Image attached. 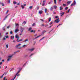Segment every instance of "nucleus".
Returning <instances> with one entry per match:
<instances>
[{
	"mask_svg": "<svg viewBox=\"0 0 80 80\" xmlns=\"http://www.w3.org/2000/svg\"><path fill=\"white\" fill-rule=\"evenodd\" d=\"M2 40H6V38H3Z\"/></svg>",
	"mask_w": 80,
	"mask_h": 80,
	"instance_id": "e433bc0d",
	"label": "nucleus"
},
{
	"mask_svg": "<svg viewBox=\"0 0 80 80\" xmlns=\"http://www.w3.org/2000/svg\"><path fill=\"white\" fill-rule=\"evenodd\" d=\"M5 78H6V77H4V78H3V80H5Z\"/></svg>",
	"mask_w": 80,
	"mask_h": 80,
	"instance_id": "13d9d810",
	"label": "nucleus"
},
{
	"mask_svg": "<svg viewBox=\"0 0 80 80\" xmlns=\"http://www.w3.org/2000/svg\"><path fill=\"white\" fill-rule=\"evenodd\" d=\"M5 75V74H2V76H1L0 77V78H3V75Z\"/></svg>",
	"mask_w": 80,
	"mask_h": 80,
	"instance_id": "f3484780",
	"label": "nucleus"
},
{
	"mask_svg": "<svg viewBox=\"0 0 80 80\" xmlns=\"http://www.w3.org/2000/svg\"><path fill=\"white\" fill-rule=\"evenodd\" d=\"M8 32H7L6 34V35H8Z\"/></svg>",
	"mask_w": 80,
	"mask_h": 80,
	"instance_id": "69168bd1",
	"label": "nucleus"
},
{
	"mask_svg": "<svg viewBox=\"0 0 80 80\" xmlns=\"http://www.w3.org/2000/svg\"><path fill=\"white\" fill-rule=\"evenodd\" d=\"M60 10H63V8L62 7V6H61L59 8Z\"/></svg>",
	"mask_w": 80,
	"mask_h": 80,
	"instance_id": "4be33fe9",
	"label": "nucleus"
},
{
	"mask_svg": "<svg viewBox=\"0 0 80 80\" xmlns=\"http://www.w3.org/2000/svg\"><path fill=\"white\" fill-rule=\"evenodd\" d=\"M23 23H25V24H26V22H25V21H24Z\"/></svg>",
	"mask_w": 80,
	"mask_h": 80,
	"instance_id": "680f3d73",
	"label": "nucleus"
},
{
	"mask_svg": "<svg viewBox=\"0 0 80 80\" xmlns=\"http://www.w3.org/2000/svg\"><path fill=\"white\" fill-rule=\"evenodd\" d=\"M11 39H13V40H14V36H13L12 37V36H11Z\"/></svg>",
	"mask_w": 80,
	"mask_h": 80,
	"instance_id": "4468645a",
	"label": "nucleus"
},
{
	"mask_svg": "<svg viewBox=\"0 0 80 80\" xmlns=\"http://www.w3.org/2000/svg\"><path fill=\"white\" fill-rule=\"evenodd\" d=\"M24 42H28V38H27L25 40Z\"/></svg>",
	"mask_w": 80,
	"mask_h": 80,
	"instance_id": "aec40b11",
	"label": "nucleus"
},
{
	"mask_svg": "<svg viewBox=\"0 0 80 80\" xmlns=\"http://www.w3.org/2000/svg\"><path fill=\"white\" fill-rule=\"evenodd\" d=\"M70 9H69L68 10V12H67V13H68L69 12V11H70Z\"/></svg>",
	"mask_w": 80,
	"mask_h": 80,
	"instance_id": "a18cd8bd",
	"label": "nucleus"
},
{
	"mask_svg": "<svg viewBox=\"0 0 80 80\" xmlns=\"http://www.w3.org/2000/svg\"><path fill=\"white\" fill-rule=\"evenodd\" d=\"M50 10L51 11H52V10H53V8L52 7H51L50 9Z\"/></svg>",
	"mask_w": 80,
	"mask_h": 80,
	"instance_id": "c756f323",
	"label": "nucleus"
},
{
	"mask_svg": "<svg viewBox=\"0 0 80 80\" xmlns=\"http://www.w3.org/2000/svg\"><path fill=\"white\" fill-rule=\"evenodd\" d=\"M54 8H55V9H56L57 8V6H54L53 7Z\"/></svg>",
	"mask_w": 80,
	"mask_h": 80,
	"instance_id": "393cba45",
	"label": "nucleus"
},
{
	"mask_svg": "<svg viewBox=\"0 0 80 80\" xmlns=\"http://www.w3.org/2000/svg\"><path fill=\"white\" fill-rule=\"evenodd\" d=\"M15 38H17V41H18L19 40V39H20V37H19V36H18L16 35L15 36Z\"/></svg>",
	"mask_w": 80,
	"mask_h": 80,
	"instance_id": "7ed1b4c3",
	"label": "nucleus"
},
{
	"mask_svg": "<svg viewBox=\"0 0 80 80\" xmlns=\"http://www.w3.org/2000/svg\"><path fill=\"white\" fill-rule=\"evenodd\" d=\"M63 7H65V6H66V4H63Z\"/></svg>",
	"mask_w": 80,
	"mask_h": 80,
	"instance_id": "de8ad7c7",
	"label": "nucleus"
},
{
	"mask_svg": "<svg viewBox=\"0 0 80 80\" xmlns=\"http://www.w3.org/2000/svg\"><path fill=\"white\" fill-rule=\"evenodd\" d=\"M18 26V24L16 23V26Z\"/></svg>",
	"mask_w": 80,
	"mask_h": 80,
	"instance_id": "8fccbe9b",
	"label": "nucleus"
},
{
	"mask_svg": "<svg viewBox=\"0 0 80 80\" xmlns=\"http://www.w3.org/2000/svg\"><path fill=\"white\" fill-rule=\"evenodd\" d=\"M1 5H2V6L3 7H4V3H1Z\"/></svg>",
	"mask_w": 80,
	"mask_h": 80,
	"instance_id": "473e14b6",
	"label": "nucleus"
},
{
	"mask_svg": "<svg viewBox=\"0 0 80 80\" xmlns=\"http://www.w3.org/2000/svg\"><path fill=\"white\" fill-rule=\"evenodd\" d=\"M5 37H6V38H8V36L7 35V36H5Z\"/></svg>",
	"mask_w": 80,
	"mask_h": 80,
	"instance_id": "2f4dec72",
	"label": "nucleus"
},
{
	"mask_svg": "<svg viewBox=\"0 0 80 80\" xmlns=\"http://www.w3.org/2000/svg\"><path fill=\"white\" fill-rule=\"evenodd\" d=\"M35 50V48H32L31 49H28V51H31V52H32V51H33Z\"/></svg>",
	"mask_w": 80,
	"mask_h": 80,
	"instance_id": "423d86ee",
	"label": "nucleus"
},
{
	"mask_svg": "<svg viewBox=\"0 0 80 80\" xmlns=\"http://www.w3.org/2000/svg\"><path fill=\"white\" fill-rule=\"evenodd\" d=\"M21 7H22V9H23L24 8H25V7H23V5H21Z\"/></svg>",
	"mask_w": 80,
	"mask_h": 80,
	"instance_id": "7c9ffc66",
	"label": "nucleus"
},
{
	"mask_svg": "<svg viewBox=\"0 0 80 80\" xmlns=\"http://www.w3.org/2000/svg\"><path fill=\"white\" fill-rule=\"evenodd\" d=\"M52 31V30L48 32V33H50V32Z\"/></svg>",
	"mask_w": 80,
	"mask_h": 80,
	"instance_id": "4d7b16f0",
	"label": "nucleus"
},
{
	"mask_svg": "<svg viewBox=\"0 0 80 80\" xmlns=\"http://www.w3.org/2000/svg\"><path fill=\"white\" fill-rule=\"evenodd\" d=\"M31 33H32L33 32L34 33H35V31L34 30L33 31V30H32L31 31H30Z\"/></svg>",
	"mask_w": 80,
	"mask_h": 80,
	"instance_id": "0eeeda50",
	"label": "nucleus"
},
{
	"mask_svg": "<svg viewBox=\"0 0 80 80\" xmlns=\"http://www.w3.org/2000/svg\"><path fill=\"white\" fill-rule=\"evenodd\" d=\"M71 2H72V1H68L67 2V3L68 4H70V3H71Z\"/></svg>",
	"mask_w": 80,
	"mask_h": 80,
	"instance_id": "f8f14e48",
	"label": "nucleus"
},
{
	"mask_svg": "<svg viewBox=\"0 0 80 80\" xmlns=\"http://www.w3.org/2000/svg\"><path fill=\"white\" fill-rule=\"evenodd\" d=\"M16 77H17V75H15L14 78L13 79V80H15V78H16Z\"/></svg>",
	"mask_w": 80,
	"mask_h": 80,
	"instance_id": "c9c22d12",
	"label": "nucleus"
},
{
	"mask_svg": "<svg viewBox=\"0 0 80 80\" xmlns=\"http://www.w3.org/2000/svg\"><path fill=\"white\" fill-rule=\"evenodd\" d=\"M3 62H0V65L2 64Z\"/></svg>",
	"mask_w": 80,
	"mask_h": 80,
	"instance_id": "09e8293b",
	"label": "nucleus"
},
{
	"mask_svg": "<svg viewBox=\"0 0 80 80\" xmlns=\"http://www.w3.org/2000/svg\"><path fill=\"white\" fill-rule=\"evenodd\" d=\"M25 47H27V45H23L22 46V47L24 48Z\"/></svg>",
	"mask_w": 80,
	"mask_h": 80,
	"instance_id": "f704fd0d",
	"label": "nucleus"
},
{
	"mask_svg": "<svg viewBox=\"0 0 80 80\" xmlns=\"http://www.w3.org/2000/svg\"><path fill=\"white\" fill-rule=\"evenodd\" d=\"M52 23H53V22H51L50 23V25H52Z\"/></svg>",
	"mask_w": 80,
	"mask_h": 80,
	"instance_id": "338daca9",
	"label": "nucleus"
},
{
	"mask_svg": "<svg viewBox=\"0 0 80 80\" xmlns=\"http://www.w3.org/2000/svg\"><path fill=\"white\" fill-rule=\"evenodd\" d=\"M68 8V7H66V8H65V10H67Z\"/></svg>",
	"mask_w": 80,
	"mask_h": 80,
	"instance_id": "72a5a7b5",
	"label": "nucleus"
},
{
	"mask_svg": "<svg viewBox=\"0 0 80 80\" xmlns=\"http://www.w3.org/2000/svg\"><path fill=\"white\" fill-rule=\"evenodd\" d=\"M3 30H4V31H5V28H3Z\"/></svg>",
	"mask_w": 80,
	"mask_h": 80,
	"instance_id": "c03bdc74",
	"label": "nucleus"
},
{
	"mask_svg": "<svg viewBox=\"0 0 80 80\" xmlns=\"http://www.w3.org/2000/svg\"><path fill=\"white\" fill-rule=\"evenodd\" d=\"M8 3H10V0H8Z\"/></svg>",
	"mask_w": 80,
	"mask_h": 80,
	"instance_id": "49530a36",
	"label": "nucleus"
},
{
	"mask_svg": "<svg viewBox=\"0 0 80 80\" xmlns=\"http://www.w3.org/2000/svg\"><path fill=\"white\" fill-rule=\"evenodd\" d=\"M41 26H42V27H44V26H45V25H44V24H41Z\"/></svg>",
	"mask_w": 80,
	"mask_h": 80,
	"instance_id": "ea45409f",
	"label": "nucleus"
},
{
	"mask_svg": "<svg viewBox=\"0 0 80 80\" xmlns=\"http://www.w3.org/2000/svg\"><path fill=\"white\" fill-rule=\"evenodd\" d=\"M37 35V34H36L34 35V37H36Z\"/></svg>",
	"mask_w": 80,
	"mask_h": 80,
	"instance_id": "5fc2aeb1",
	"label": "nucleus"
},
{
	"mask_svg": "<svg viewBox=\"0 0 80 80\" xmlns=\"http://www.w3.org/2000/svg\"><path fill=\"white\" fill-rule=\"evenodd\" d=\"M13 54H12L10 56H8V59L7 61H8L9 62V61H10V60L12 58H13Z\"/></svg>",
	"mask_w": 80,
	"mask_h": 80,
	"instance_id": "f257e3e1",
	"label": "nucleus"
},
{
	"mask_svg": "<svg viewBox=\"0 0 80 80\" xmlns=\"http://www.w3.org/2000/svg\"><path fill=\"white\" fill-rule=\"evenodd\" d=\"M32 8H33V6H30L29 7L30 9H32Z\"/></svg>",
	"mask_w": 80,
	"mask_h": 80,
	"instance_id": "b1692460",
	"label": "nucleus"
},
{
	"mask_svg": "<svg viewBox=\"0 0 80 80\" xmlns=\"http://www.w3.org/2000/svg\"><path fill=\"white\" fill-rule=\"evenodd\" d=\"M44 38H45V37H43L39 41H40L41 40H43V39H44Z\"/></svg>",
	"mask_w": 80,
	"mask_h": 80,
	"instance_id": "c85d7f7f",
	"label": "nucleus"
},
{
	"mask_svg": "<svg viewBox=\"0 0 80 80\" xmlns=\"http://www.w3.org/2000/svg\"><path fill=\"white\" fill-rule=\"evenodd\" d=\"M6 48H7L8 47V44L6 45Z\"/></svg>",
	"mask_w": 80,
	"mask_h": 80,
	"instance_id": "79ce46f5",
	"label": "nucleus"
},
{
	"mask_svg": "<svg viewBox=\"0 0 80 80\" xmlns=\"http://www.w3.org/2000/svg\"><path fill=\"white\" fill-rule=\"evenodd\" d=\"M40 36H41V35L38 36L37 37H36L35 38V39H37V38H38V37H40Z\"/></svg>",
	"mask_w": 80,
	"mask_h": 80,
	"instance_id": "a211bd4d",
	"label": "nucleus"
},
{
	"mask_svg": "<svg viewBox=\"0 0 80 80\" xmlns=\"http://www.w3.org/2000/svg\"><path fill=\"white\" fill-rule=\"evenodd\" d=\"M76 2H75V1H74L71 4V6H75V5L76 4Z\"/></svg>",
	"mask_w": 80,
	"mask_h": 80,
	"instance_id": "20e7f679",
	"label": "nucleus"
},
{
	"mask_svg": "<svg viewBox=\"0 0 80 80\" xmlns=\"http://www.w3.org/2000/svg\"><path fill=\"white\" fill-rule=\"evenodd\" d=\"M13 3H14L15 5V4H17V2H16L15 1H14L13 2Z\"/></svg>",
	"mask_w": 80,
	"mask_h": 80,
	"instance_id": "bb28decb",
	"label": "nucleus"
},
{
	"mask_svg": "<svg viewBox=\"0 0 80 80\" xmlns=\"http://www.w3.org/2000/svg\"><path fill=\"white\" fill-rule=\"evenodd\" d=\"M52 19V18L50 17L49 18L48 21L49 22H50L51 21V20Z\"/></svg>",
	"mask_w": 80,
	"mask_h": 80,
	"instance_id": "6ab92c4d",
	"label": "nucleus"
},
{
	"mask_svg": "<svg viewBox=\"0 0 80 80\" xmlns=\"http://www.w3.org/2000/svg\"><path fill=\"white\" fill-rule=\"evenodd\" d=\"M18 31H19V30L18 29H16L15 30V32H16V33H17V32H18Z\"/></svg>",
	"mask_w": 80,
	"mask_h": 80,
	"instance_id": "dca6fc26",
	"label": "nucleus"
},
{
	"mask_svg": "<svg viewBox=\"0 0 80 80\" xmlns=\"http://www.w3.org/2000/svg\"><path fill=\"white\" fill-rule=\"evenodd\" d=\"M9 11L8 10H7L6 12V13H7Z\"/></svg>",
	"mask_w": 80,
	"mask_h": 80,
	"instance_id": "3c124183",
	"label": "nucleus"
},
{
	"mask_svg": "<svg viewBox=\"0 0 80 80\" xmlns=\"http://www.w3.org/2000/svg\"><path fill=\"white\" fill-rule=\"evenodd\" d=\"M26 5H27V4H25L23 5V6H24V7H25V6H26Z\"/></svg>",
	"mask_w": 80,
	"mask_h": 80,
	"instance_id": "e2e57ef3",
	"label": "nucleus"
},
{
	"mask_svg": "<svg viewBox=\"0 0 80 80\" xmlns=\"http://www.w3.org/2000/svg\"><path fill=\"white\" fill-rule=\"evenodd\" d=\"M44 5H45V3H42V6H44Z\"/></svg>",
	"mask_w": 80,
	"mask_h": 80,
	"instance_id": "37998d69",
	"label": "nucleus"
},
{
	"mask_svg": "<svg viewBox=\"0 0 80 80\" xmlns=\"http://www.w3.org/2000/svg\"><path fill=\"white\" fill-rule=\"evenodd\" d=\"M20 2L18 3H17V5H20Z\"/></svg>",
	"mask_w": 80,
	"mask_h": 80,
	"instance_id": "603ef678",
	"label": "nucleus"
},
{
	"mask_svg": "<svg viewBox=\"0 0 80 80\" xmlns=\"http://www.w3.org/2000/svg\"><path fill=\"white\" fill-rule=\"evenodd\" d=\"M48 24H46L44 26L45 27H48Z\"/></svg>",
	"mask_w": 80,
	"mask_h": 80,
	"instance_id": "4c0bfd02",
	"label": "nucleus"
},
{
	"mask_svg": "<svg viewBox=\"0 0 80 80\" xmlns=\"http://www.w3.org/2000/svg\"><path fill=\"white\" fill-rule=\"evenodd\" d=\"M21 45L22 44H18L16 46V48H18V49H20L22 48L21 47H19V46Z\"/></svg>",
	"mask_w": 80,
	"mask_h": 80,
	"instance_id": "f03ea898",
	"label": "nucleus"
},
{
	"mask_svg": "<svg viewBox=\"0 0 80 80\" xmlns=\"http://www.w3.org/2000/svg\"><path fill=\"white\" fill-rule=\"evenodd\" d=\"M55 4H57V0H54Z\"/></svg>",
	"mask_w": 80,
	"mask_h": 80,
	"instance_id": "cd10ccee",
	"label": "nucleus"
},
{
	"mask_svg": "<svg viewBox=\"0 0 80 80\" xmlns=\"http://www.w3.org/2000/svg\"><path fill=\"white\" fill-rule=\"evenodd\" d=\"M32 27H34V26H35V23H33L32 25Z\"/></svg>",
	"mask_w": 80,
	"mask_h": 80,
	"instance_id": "a878e982",
	"label": "nucleus"
},
{
	"mask_svg": "<svg viewBox=\"0 0 80 80\" xmlns=\"http://www.w3.org/2000/svg\"><path fill=\"white\" fill-rule=\"evenodd\" d=\"M53 14H56V12H55L53 11Z\"/></svg>",
	"mask_w": 80,
	"mask_h": 80,
	"instance_id": "864d4df0",
	"label": "nucleus"
},
{
	"mask_svg": "<svg viewBox=\"0 0 80 80\" xmlns=\"http://www.w3.org/2000/svg\"><path fill=\"white\" fill-rule=\"evenodd\" d=\"M56 23H58L59 22H60V20H59V18H58V19L56 20L55 21Z\"/></svg>",
	"mask_w": 80,
	"mask_h": 80,
	"instance_id": "39448f33",
	"label": "nucleus"
},
{
	"mask_svg": "<svg viewBox=\"0 0 80 80\" xmlns=\"http://www.w3.org/2000/svg\"><path fill=\"white\" fill-rule=\"evenodd\" d=\"M34 55V53H32L31 55H30L29 57H32V55Z\"/></svg>",
	"mask_w": 80,
	"mask_h": 80,
	"instance_id": "5701e85b",
	"label": "nucleus"
},
{
	"mask_svg": "<svg viewBox=\"0 0 80 80\" xmlns=\"http://www.w3.org/2000/svg\"><path fill=\"white\" fill-rule=\"evenodd\" d=\"M10 27V26L9 25V26H8L7 27V28H9Z\"/></svg>",
	"mask_w": 80,
	"mask_h": 80,
	"instance_id": "58836bf2",
	"label": "nucleus"
},
{
	"mask_svg": "<svg viewBox=\"0 0 80 80\" xmlns=\"http://www.w3.org/2000/svg\"><path fill=\"white\" fill-rule=\"evenodd\" d=\"M20 30H22V31H23V30H25V28L21 27V28Z\"/></svg>",
	"mask_w": 80,
	"mask_h": 80,
	"instance_id": "9d476101",
	"label": "nucleus"
},
{
	"mask_svg": "<svg viewBox=\"0 0 80 80\" xmlns=\"http://www.w3.org/2000/svg\"><path fill=\"white\" fill-rule=\"evenodd\" d=\"M41 21H42V22H43V19H41Z\"/></svg>",
	"mask_w": 80,
	"mask_h": 80,
	"instance_id": "774afa93",
	"label": "nucleus"
},
{
	"mask_svg": "<svg viewBox=\"0 0 80 80\" xmlns=\"http://www.w3.org/2000/svg\"><path fill=\"white\" fill-rule=\"evenodd\" d=\"M2 37V35H1V33H0V38Z\"/></svg>",
	"mask_w": 80,
	"mask_h": 80,
	"instance_id": "bf43d9fd",
	"label": "nucleus"
},
{
	"mask_svg": "<svg viewBox=\"0 0 80 80\" xmlns=\"http://www.w3.org/2000/svg\"><path fill=\"white\" fill-rule=\"evenodd\" d=\"M55 18H58V16H57L55 17Z\"/></svg>",
	"mask_w": 80,
	"mask_h": 80,
	"instance_id": "a19ab883",
	"label": "nucleus"
},
{
	"mask_svg": "<svg viewBox=\"0 0 80 80\" xmlns=\"http://www.w3.org/2000/svg\"><path fill=\"white\" fill-rule=\"evenodd\" d=\"M8 15H9V14H8V15H7L5 17V18H4V19L3 20H6V19H7V17H8Z\"/></svg>",
	"mask_w": 80,
	"mask_h": 80,
	"instance_id": "6e6552de",
	"label": "nucleus"
},
{
	"mask_svg": "<svg viewBox=\"0 0 80 80\" xmlns=\"http://www.w3.org/2000/svg\"><path fill=\"white\" fill-rule=\"evenodd\" d=\"M39 13L40 14H42V13H43V11L41 10V11H39Z\"/></svg>",
	"mask_w": 80,
	"mask_h": 80,
	"instance_id": "1a4fd4ad",
	"label": "nucleus"
},
{
	"mask_svg": "<svg viewBox=\"0 0 80 80\" xmlns=\"http://www.w3.org/2000/svg\"><path fill=\"white\" fill-rule=\"evenodd\" d=\"M20 72V71L19 70L18 72V73H19V72Z\"/></svg>",
	"mask_w": 80,
	"mask_h": 80,
	"instance_id": "0e129e2a",
	"label": "nucleus"
},
{
	"mask_svg": "<svg viewBox=\"0 0 80 80\" xmlns=\"http://www.w3.org/2000/svg\"><path fill=\"white\" fill-rule=\"evenodd\" d=\"M47 8H45V10H44V11L45 13H47Z\"/></svg>",
	"mask_w": 80,
	"mask_h": 80,
	"instance_id": "412c9836",
	"label": "nucleus"
},
{
	"mask_svg": "<svg viewBox=\"0 0 80 80\" xmlns=\"http://www.w3.org/2000/svg\"><path fill=\"white\" fill-rule=\"evenodd\" d=\"M32 29V28H30L29 29H28V31H30L31 32V30Z\"/></svg>",
	"mask_w": 80,
	"mask_h": 80,
	"instance_id": "ddd939ff",
	"label": "nucleus"
},
{
	"mask_svg": "<svg viewBox=\"0 0 80 80\" xmlns=\"http://www.w3.org/2000/svg\"><path fill=\"white\" fill-rule=\"evenodd\" d=\"M12 31H11L10 32V34H12Z\"/></svg>",
	"mask_w": 80,
	"mask_h": 80,
	"instance_id": "6e6d98bb",
	"label": "nucleus"
},
{
	"mask_svg": "<svg viewBox=\"0 0 80 80\" xmlns=\"http://www.w3.org/2000/svg\"><path fill=\"white\" fill-rule=\"evenodd\" d=\"M43 32L45 33V32H47L45 30H44V31H43Z\"/></svg>",
	"mask_w": 80,
	"mask_h": 80,
	"instance_id": "052dcab7",
	"label": "nucleus"
},
{
	"mask_svg": "<svg viewBox=\"0 0 80 80\" xmlns=\"http://www.w3.org/2000/svg\"><path fill=\"white\" fill-rule=\"evenodd\" d=\"M64 13H65V12H62V13H60L61 17H62V16L63 15Z\"/></svg>",
	"mask_w": 80,
	"mask_h": 80,
	"instance_id": "9b49d317",
	"label": "nucleus"
},
{
	"mask_svg": "<svg viewBox=\"0 0 80 80\" xmlns=\"http://www.w3.org/2000/svg\"><path fill=\"white\" fill-rule=\"evenodd\" d=\"M23 41V39H20L19 41H18V42H22Z\"/></svg>",
	"mask_w": 80,
	"mask_h": 80,
	"instance_id": "2eb2a0df",
	"label": "nucleus"
}]
</instances>
